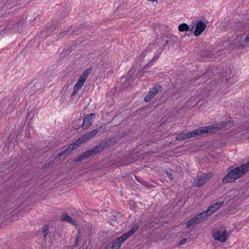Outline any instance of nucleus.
Wrapping results in <instances>:
<instances>
[{
    "mask_svg": "<svg viewBox=\"0 0 249 249\" xmlns=\"http://www.w3.org/2000/svg\"><path fill=\"white\" fill-rule=\"evenodd\" d=\"M104 128H104L103 126H100L96 129L84 135L82 137L76 140L74 143L70 144L67 148L60 153L58 156V158L60 159V157L63 155H66V156L68 155L71 152L76 149L83 142L88 141L96 135L98 132Z\"/></svg>",
    "mask_w": 249,
    "mask_h": 249,
    "instance_id": "obj_1",
    "label": "nucleus"
},
{
    "mask_svg": "<svg viewBox=\"0 0 249 249\" xmlns=\"http://www.w3.org/2000/svg\"><path fill=\"white\" fill-rule=\"evenodd\" d=\"M249 170V162L242 164L231 171L223 178L222 181L224 183L230 182L236 180L245 175Z\"/></svg>",
    "mask_w": 249,
    "mask_h": 249,
    "instance_id": "obj_2",
    "label": "nucleus"
},
{
    "mask_svg": "<svg viewBox=\"0 0 249 249\" xmlns=\"http://www.w3.org/2000/svg\"><path fill=\"white\" fill-rule=\"evenodd\" d=\"M211 131L210 127L207 126L201 129H195L186 133H180L176 137V139L178 141H183L196 136L202 135Z\"/></svg>",
    "mask_w": 249,
    "mask_h": 249,
    "instance_id": "obj_3",
    "label": "nucleus"
},
{
    "mask_svg": "<svg viewBox=\"0 0 249 249\" xmlns=\"http://www.w3.org/2000/svg\"><path fill=\"white\" fill-rule=\"evenodd\" d=\"M91 70L87 69L85 70L80 76L79 79L76 83L73 88V91L72 95H74L78 93V91L84 85L85 81L87 79L90 73Z\"/></svg>",
    "mask_w": 249,
    "mask_h": 249,
    "instance_id": "obj_4",
    "label": "nucleus"
},
{
    "mask_svg": "<svg viewBox=\"0 0 249 249\" xmlns=\"http://www.w3.org/2000/svg\"><path fill=\"white\" fill-rule=\"evenodd\" d=\"M213 236L216 241L224 242L228 238L227 230L225 227H220L218 230L213 231Z\"/></svg>",
    "mask_w": 249,
    "mask_h": 249,
    "instance_id": "obj_5",
    "label": "nucleus"
},
{
    "mask_svg": "<svg viewBox=\"0 0 249 249\" xmlns=\"http://www.w3.org/2000/svg\"><path fill=\"white\" fill-rule=\"evenodd\" d=\"M126 240V235L123 234L121 236L116 238L112 242L108 244L106 249H119L122 243Z\"/></svg>",
    "mask_w": 249,
    "mask_h": 249,
    "instance_id": "obj_6",
    "label": "nucleus"
},
{
    "mask_svg": "<svg viewBox=\"0 0 249 249\" xmlns=\"http://www.w3.org/2000/svg\"><path fill=\"white\" fill-rule=\"evenodd\" d=\"M210 178V177L206 174H203L197 176L193 182V185L195 187H200L205 184Z\"/></svg>",
    "mask_w": 249,
    "mask_h": 249,
    "instance_id": "obj_7",
    "label": "nucleus"
},
{
    "mask_svg": "<svg viewBox=\"0 0 249 249\" xmlns=\"http://www.w3.org/2000/svg\"><path fill=\"white\" fill-rule=\"evenodd\" d=\"M162 87L160 85H156L151 89L148 94L144 98V101L148 102L151 101L160 91H162Z\"/></svg>",
    "mask_w": 249,
    "mask_h": 249,
    "instance_id": "obj_8",
    "label": "nucleus"
},
{
    "mask_svg": "<svg viewBox=\"0 0 249 249\" xmlns=\"http://www.w3.org/2000/svg\"><path fill=\"white\" fill-rule=\"evenodd\" d=\"M104 144H100L97 146L93 147L90 150H88L84 152L83 154L85 158H87L93 155H95L100 152H102L104 149Z\"/></svg>",
    "mask_w": 249,
    "mask_h": 249,
    "instance_id": "obj_9",
    "label": "nucleus"
},
{
    "mask_svg": "<svg viewBox=\"0 0 249 249\" xmlns=\"http://www.w3.org/2000/svg\"><path fill=\"white\" fill-rule=\"evenodd\" d=\"M206 28V24L201 20L196 21V29L194 32L195 36H200Z\"/></svg>",
    "mask_w": 249,
    "mask_h": 249,
    "instance_id": "obj_10",
    "label": "nucleus"
},
{
    "mask_svg": "<svg viewBox=\"0 0 249 249\" xmlns=\"http://www.w3.org/2000/svg\"><path fill=\"white\" fill-rule=\"evenodd\" d=\"M224 201L217 202L210 205L206 211H204L208 216L214 213L216 210L220 208L223 204Z\"/></svg>",
    "mask_w": 249,
    "mask_h": 249,
    "instance_id": "obj_11",
    "label": "nucleus"
},
{
    "mask_svg": "<svg viewBox=\"0 0 249 249\" xmlns=\"http://www.w3.org/2000/svg\"><path fill=\"white\" fill-rule=\"evenodd\" d=\"M93 116H95V114L94 113H90L87 115L84 118L83 124L81 125V127L84 130L88 129L91 125Z\"/></svg>",
    "mask_w": 249,
    "mask_h": 249,
    "instance_id": "obj_12",
    "label": "nucleus"
},
{
    "mask_svg": "<svg viewBox=\"0 0 249 249\" xmlns=\"http://www.w3.org/2000/svg\"><path fill=\"white\" fill-rule=\"evenodd\" d=\"M140 228V225L138 223L134 224L131 230L128 231L127 232L124 233V235H126V239L131 236Z\"/></svg>",
    "mask_w": 249,
    "mask_h": 249,
    "instance_id": "obj_13",
    "label": "nucleus"
},
{
    "mask_svg": "<svg viewBox=\"0 0 249 249\" xmlns=\"http://www.w3.org/2000/svg\"><path fill=\"white\" fill-rule=\"evenodd\" d=\"M61 220L63 221L67 222L72 225H75V221L72 219V218L67 213H65L62 215Z\"/></svg>",
    "mask_w": 249,
    "mask_h": 249,
    "instance_id": "obj_14",
    "label": "nucleus"
},
{
    "mask_svg": "<svg viewBox=\"0 0 249 249\" xmlns=\"http://www.w3.org/2000/svg\"><path fill=\"white\" fill-rule=\"evenodd\" d=\"M207 217V214L206 213V212H205V211H204L200 213L197 214L194 217L195 218V220H196L198 224L202 220L206 219V217Z\"/></svg>",
    "mask_w": 249,
    "mask_h": 249,
    "instance_id": "obj_15",
    "label": "nucleus"
},
{
    "mask_svg": "<svg viewBox=\"0 0 249 249\" xmlns=\"http://www.w3.org/2000/svg\"><path fill=\"white\" fill-rule=\"evenodd\" d=\"M198 224L195 218L194 217L186 223V227L188 228L193 227L195 224Z\"/></svg>",
    "mask_w": 249,
    "mask_h": 249,
    "instance_id": "obj_16",
    "label": "nucleus"
},
{
    "mask_svg": "<svg viewBox=\"0 0 249 249\" xmlns=\"http://www.w3.org/2000/svg\"><path fill=\"white\" fill-rule=\"evenodd\" d=\"M178 30L180 32L188 31L189 30V26L186 23L180 24L178 27Z\"/></svg>",
    "mask_w": 249,
    "mask_h": 249,
    "instance_id": "obj_17",
    "label": "nucleus"
},
{
    "mask_svg": "<svg viewBox=\"0 0 249 249\" xmlns=\"http://www.w3.org/2000/svg\"><path fill=\"white\" fill-rule=\"evenodd\" d=\"M43 233L44 234V237H46L49 233L48 226L45 225L43 227Z\"/></svg>",
    "mask_w": 249,
    "mask_h": 249,
    "instance_id": "obj_18",
    "label": "nucleus"
},
{
    "mask_svg": "<svg viewBox=\"0 0 249 249\" xmlns=\"http://www.w3.org/2000/svg\"><path fill=\"white\" fill-rule=\"evenodd\" d=\"M34 116V112H33L32 111L29 112L26 115V119L27 120H29V121H30L32 120V119L33 118Z\"/></svg>",
    "mask_w": 249,
    "mask_h": 249,
    "instance_id": "obj_19",
    "label": "nucleus"
},
{
    "mask_svg": "<svg viewBox=\"0 0 249 249\" xmlns=\"http://www.w3.org/2000/svg\"><path fill=\"white\" fill-rule=\"evenodd\" d=\"M85 159L83 154H82L80 156H79L78 158H76L74 160V161L76 162H80L83 160Z\"/></svg>",
    "mask_w": 249,
    "mask_h": 249,
    "instance_id": "obj_20",
    "label": "nucleus"
},
{
    "mask_svg": "<svg viewBox=\"0 0 249 249\" xmlns=\"http://www.w3.org/2000/svg\"><path fill=\"white\" fill-rule=\"evenodd\" d=\"M72 27H71L70 28L66 31H65L63 33V34H65V35H67L69 33H70V34H72L74 31L73 30H71Z\"/></svg>",
    "mask_w": 249,
    "mask_h": 249,
    "instance_id": "obj_21",
    "label": "nucleus"
},
{
    "mask_svg": "<svg viewBox=\"0 0 249 249\" xmlns=\"http://www.w3.org/2000/svg\"><path fill=\"white\" fill-rule=\"evenodd\" d=\"M129 204L132 209L134 208L135 206V203L133 201H129Z\"/></svg>",
    "mask_w": 249,
    "mask_h": 249,
    "instance_id": "obj_22",
    "label": "nucleus"
},
{
    "mask_svg": "<svg viewBox=\"0 0 249 249\" xmlns=\"http://www.w3.org/2000/svg\"><path fill=\"white\" fill-rule=\"evenodd\" d=\"M166 174H167V176L169 177V178L171 180H173V175L171 173H170L168 171H167L166 172Z\"/></svg>",
    "mask_w": 249,
    "mask_h": 249,
    "instance_id": "obj_23",
    "label": "nucleus"
},
{
    "mask_svg": "<svg viewBox=\"0 0 249 249\" xmlns=\"http://www.w3.org/2000/svg\"><path fill=\"white\" fill-rule=\"evenodd\" d=\"M187 241L186 238H183L182 240H181L179 242V245H182L184 244Z\"/></svg>",
    "mask_w": 249,
    "mask_h": 249,
    "instance_id": "obj_24",
    "label": "nucleus"
},
{
    "mask_svg": "<svg viewBox=\"0 0 249 249\" xmlns=\"http://www.w3.org/2000/svg\"><path fill=\"white\" fill-rule=\"evenodd\" d=\"M161 51H162L160 50V53L159 54L158 53L157 55H155V56H154V58L153 59V60L155 61V60H157L158 59V58L159 57V55H160V54L161 53Z\"/></svg>",
    "mask_w": 249,
    "mask_h": 249,
    "instance_id": "obj_25",
    "label": "nucleus"
},
{
    "mask_svg": "<svg viewBox=\"0 0 249 249\" xmlns=\"http://www.w3.org/2000/svg\"><path fill=\"white\" fill-rule=\"evenodd\" d=\"M79 241V237L78 236H76V238L75 239V242H74V244H75V245H78Z\"/></svg>",
    "mask_w": 249,
    "mask_h": 249,
    "instance_id": "obj_26",
    "label": "nucleus"
},
{
    "mask_svg": "<svg viewBox=\"0 0 249 249\" xmlns=\"http://www.w3.org/2000/svg\"><path fill=\"white\" fill-rule=\"evenodd\" d=\"M228 81V79L227 77L224 78L221 81V83H226Z\"/></svg>",
    "mask_w": 249,
    "mask_h": 249,
    "instance_id": "obj_27",
    "label": "nucleus"
},
{
    "mask_svg": "<svg viewBox=\"0 0 249 249\" xmlns=\"http://www.w3.org/2000/svg\"><path fill=\"white\" fill-rule=\"evenodd\" d=\"M245 41L246 42H249V34L246 36V37L245 38Z\"/></svg>",
    "mask_w": 249,
    "mask_h": 249,
    "instance_id": "obj_28",
    "label": "nucleus"
},
{
    "mask_svg": "<svg viewBox=\"0 0 249 249\" xmlns=\"http://www.w3.org/2000/svg\"><path fill=\"white\" fill-rule=\"evenodd\" d=\"M193 100H194V98H190V99L188 100V101H187V104H189L190 103V102H192Z\"/></svg>",
    "mask_w": 249,
    "mask_h": 249,
    "instance_id": "obj_29",
    "label": "nucleus"
},
{
    "mask_svg": "<svg viewBox=\"0 0 249 249\" xmlns=\"http://www.w3.org/2000/svg\"><path fill=\"white\" fill-rule=\"evenodd\" d=\"M168 41H167V40L165 41L164 45L165 46L167 45L168 44Z\"/></svg>",
    "mask_w": 249,
    "mask_h": 249,
    "instance_id": "obj_30",
    "label": "nucleus"
},
{
    "mask_svg": "<svg viewBox=\"0 0 249 249\" xmlns=\"http://www.w3.org/2000/svg\"><path fill=\"white\" fill-rule=\"evenodd\" d=\"M239 47H242V48H244L245 47L243 45H240L238 46Z\"/></svg>",
    "mask_w": 249,
    "mask_h": 249,
    "instance_id": "obj_31",
    "label": "nucleus"
}]
</instances>
